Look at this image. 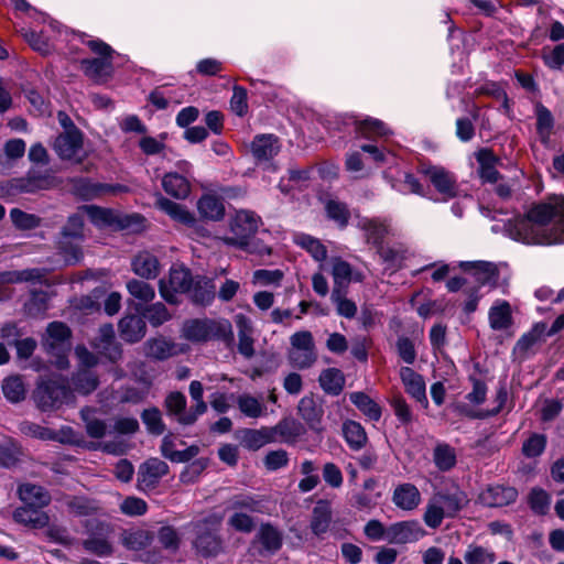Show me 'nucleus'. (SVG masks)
<instances>
[{
    "label": "nucleus",
    "mask_w": 564,
    "mask_h": 564,
    "mask_svg": "<svg viewBox=\"0 0 564 564\" xmlns=\"http://www.w3.org/2000/svg\"><path fill=\"white\" fill-rule=\"evenodd\" d=\"M512 239L527 245L564 243V196L553 195L533 205L509 228Z\"/></svg>",
    "instance_id": "nucleus-1"
},
{
    "label": "nucleus",
    "mask_w": 564,
    "mask_h": 564,
    "mask_svg": "<svg viewBox=\"0 0 564 564\" xmlns=\"http://www.w3.org/2000/svg\"><path fill=\"white\" fill-rule=\"evenodd\" d=\"M223 516L216 512L203 514L187 524L194 535L193 546L203 556H216L223 550V541L218 531Z\"/></svg>",
    "instance_id": "nucleus-2"
},
{
    "label": "nucleus",
    "mask_w": 564,
    "mask_h": 564,
    "mask_svg": "<svg viewBox=\"0 0 564 564\" xmlns=\"http://www.w3.org/2000/svg\"><path fill=\"white\" fill-rule=\"evenodd\" d=\"M182 337L192 343H205L213 339L230 345L234 341L231 323L226 318H194L184 322Z\"/></svg>",
    "instance_id": "nucleus-3"
},
{
    "label": "nucleus",
    "mask_w": 564,
    "mask_h": 564,
    "mask_svg": "<svg viewBox=\"0 0 564 564\" xmlns=\"http://www.w3.org/2000/svg\"><path fill=\"white\" fill-rule=\"evenodd\" d=\"M33 399L39 409L50 411L70 403L74 395L67 381L59 376H55L47 380L41 379L37 382Z\"/></svg>",
    "instance_id": "nucleus-4"
},
{
    "label": "nucleus",
    "mask_w": 564,
    "mask_h": 564,
    "mask_svg": "<svg viewBox=\"0 0 564 564\" xmlns=\"http://www.w3.org/2000/svg\"><path fill=\"white\" fill-rule=\"evenodd\" d=\"M261 224L260 217L249 210H239L229 220L228 231L220 240L229 247L248 248Z\"/></svg>",
    "instance_id": "nucleus-5"
},
{
    "label": "nucleus",
    "mask_w": 564,
    "mask_h": 564,
    "mask_svg": "<svg viewBox=\"0 0 564 564\" xmlns=\"http://www.w3.org/2000/svg\"><path fill=\"white\" fill-rule=\"evenodd\" d=\"M87 45L91 52L99 55L100 58L83 59V70L90 79L97 83H104L112 73L111 56L113 50L100 40H90Z\"/></svg>",
    "instance_id": "nucleus-6"
},
{
    "label": "nucleus",
    "mask_w": 564,
    "mask_h": 564,
    "mask_svg": "<svg viewBox=\"0 0 564 564\" xmlns=\"http://www.w3.org/2000/svg\"><path fill=\"white\" fill-rule=\"evenodd\" d=\"M288 360L296 369H308L317 360L314 338L308 330L295 332L290 337Z\"/></svg>",
    "instance_id": "nucleus-7"
},
{
    "label": "nucleus",
    "mask_w": 564,
    "mask_h": 564,
    "mask_svg": "<svg viewBox=\"0 0 564 564\" xmlns=\"http://www.w3.org/2000/svg\"><path fill=\"white\" fill-rule=\"evenodd\" d=\"M194 180L193 164L186 160H181L176 162L175 171H170L163 175L162 187L167 195L176 199H186L192 192Z\"/></svg>",
    "instance_id": "nucleus-8"
},
{
    "label": "nucleus",
    "mask_w": 564,
    "mask_h": 564,
    "mask_svg": "<svg viewBox=\"0 0 564 564\" xmlns=\"http://www.w3.org/2000/svg\"><path fill=\"white\" fill-rule=\"evenodd\" d=\"M46 334L44 345L48 354L55 357L54 365L58 369L67 368L69 366L67 351H69L70 329L62 322H53L48 324Z\"/></svg>",
    "instance_id": "nucleus-9"
},
{
    "label": "nucleus",
    "mask_w": 564,
    "mask_h": 564,
    "mask_svg": "<svg viewBox=\"0 0 564 564\" xmlns=\"http://www.w3.org/2000/svg\"><path fill=\"white\" fill-rule=\"evenodd\" d=\"M194 281L191 272L181 265H172L169 278L161 279L159 290L161 296L169 303L177 302V294L188 293Z\"/></svg>",
    "instance_id": "nucleus-10"
},
{
    "label": "nucleus",
    "mask_w": 564,
    "mask_h": 564,
    "mask_svg": "<svg viewBox=\"0 0 564 564\" xmlns=\"http://www.w3.org/2000/svg\"><path fill=\"white\" fill-rule=\"evenodd\" d=\"M419 172L424 175L445 200L457 195L458 186L455 174L442 165L422 163Z\"/></svg>",
    "instance_id": "nucleus-11"
},
{
    "label": "nucleus",
    "mask_w": 564,
    "mask_h": 564,
    "mask_svg": "<svg viewBox=\"0 0 564 564\" xmlns=\"http://www.w3.org/2000/svg\"><path fill=\"white\" fill-rule=\"evenodd\" d=\"M284 535L280 528L263 522L259 525L250 547L260 556H271L281 550Z\"/></svg>",
    "instance_id": "nucleus-12"
},
{
    "label": "nucleus",
    "mask_w": 564,
    "mask_h": 564,
    "mask_svg": "<svg viewBox=\"0 0 564 564\" xmlns=\"http://www.w3.org/2000/svg\"><path fill=\"white\" fill-rule=\"evenodd\" d=\"M73 192L85 200L95 199L106 194H117L127 192V187L120 184L110 185L94 182L87 177H76L72 181Z\"/></svg>",
    "instance_id": "nucleus-13"
},
{
    "label": "nucleus",
    "mask_w": 564,
    "mask_h": 564,
    "mask_svg": "<svg viewBox=\"0 0 564 564\" xmlns=\"http://www.w3.org/2000/svg\"><path fill=\"white\" fill-rule=\"evenodd\" d=\"M54 150L62 160L82 159L83 134L78 129H70L61 133L54 142Z\"/></svg>",
    "instance_id": "nucleus-14"
},
{
    "label": "nucleus",
    "mask_w": 564,
    "mask_h": 564,
    "mask_svg": "<svg viewBox=\"0 0 564 564\" xmlns=\"http://www.w3.org/2000/svg\"><path fill=\"white\" fill-rule=\"evenodd\" d=\"M169 473V465L159 459L150 458L145 460L138 470V487L147 491L154 489L161 478Z\"/></svg>",
    "instance_id": "nucleus-15"
},
{
    "label": "nucleus",
    "mask_w": 564,
    "mask_h": 564,
    "mask_svg": "<svg viewBox=\"0 0 564 564\" xmlns=\"http://www.w3.org/2000/svg\"><path fill=\"white\" fill-rule=\"evenodd\" d=\"M84 209L90 221L98 227H115L123 229L130 226L132 218H138V216H122L112 209L101 208L98 206H86Z\"/></svg>",
    "instance_id": "nucleus-16"
},
{
    "label": "nucleus",
    "mask_w": 564,
    "mask_h": 564,
    "mask_svg": "<svg viewBox=\"0 0 564 564\" xmlns=\"http://www.w3.org/2000/svg\"><path fill=\"white\" fill-rule=\"evenodd\" d=\"M424 530L417 521H400L388 527V542L392 544H406L419 541Z\"/></svg>",
    "instance_id": "nucleus-17"
},
{
    "label": "nucleus",
    "mask_w": 564,
    "mask_h": 564,
    "mask_svg": "<svg viewBox=\"0 0 564 564\" xmlns=\"http://www.w3.org/2000/svg\"><path fill=\"white\" fill-rule=\"evenodd\" d=\"M357 227L364 231L367 242L376 247L382 245L387 236L392 235L388 219L362 217L358 219Z\"/></svg>",
    "instance_id": "nucleus-18"
},
{
    "label": "nucleus",
    "mask_w": 564,
    "mask_h": 564,
    "mask_svg": "<svg viewBox=\"0 0 564 564\" xmlns=\"http://www.w3.org/2000/svg\"><path fill=\"white\" fill-rule=\"evenodd\" d=\"M400 379L405 392L425 408L429 404L424 378L410 367H401Z\"/></svg>",
    "instance_id": "nucleus-19"
},
{
    "label": "nucleus",
    "mask_w": 564,
    "mask_h": 564,
    "mask_svg": "<svg viewBox=\"0 0 564 564\" xmlns=\"http://www.w3.org/2000/svg\"><path fill=\"white\" fill-rule=\"evenodd\" d=\"M43 508L23 503L13 511V519L22 525L43 529L50 524V516L42 510Z\"/></svg>",
    "instance_id": "nucleus-20"
},
{
    "label": "nucleus",
    "mask_w": 564,
    "mask_h": 564,
    "mask_svg": "<svg viewBox=\"0 0 564 564\" xmlns=\"http://www.w3.org/2000/svg\"><path fill=\"white\" fill-rule=\"evenodd\" d=\"M93 347L112 362L121 358V349L115 341V330L111 324H105L99 328L98 337L94 339Z\"/></svg>",
    "instance_id": "nucleus-21"
},
{
    "label": "nucleus",
    "mask_w": 564,
    "mask_h": 564,
    "mask_svg": "<svg viewBox=\"0 0 564 564\" xmlns=\"http://www.w3.org/2000/svg\"><path fill=\"white\" fill-rule=\"evenodd\" d=\"M518 491L513 487L489 486L480 494V500L488 507H505L516 501Z\"/></svg>",
    "instance_id": "nucleus-22"
},
{
    "label": "nucleus",
    "mask_w": 564,
    "mask_h": 564,
    "mask_svg": "<svg viewBox=\"0 0 564 564\" xmlns=\"http://www.w3.org/2000/svg\"><path fill=\"white\" fill-rule=\"evenodd\" d=\"M156 207L169 215L174 221L186 227H194L197 223L195 215L185 206L175 203L162 195L155 202Z\"/></svg>",
    "instance_id": "nucleus-23"
},
{
    "label": "nucleus",
    "mask_w": 564,
    "mask_h": 564,
    "mask_svg": "<svg viewBox=\"0 0 564 564\" xmlns=\"http://www.w3.org/2000/svg\"><path fill=\"white\" fill-rule=\"evenodd\" d=\"M273 443L294 444L301 437L305 429L294 419H283L275 426L270 427Z\"/></svg>",
    "instance_id": "nucleus-24"
},
{
    "label": "nucleus",
    "mask_w": 564,
    "mask_h": 564,
    "mask_svg": "<svg viewBox=\"0 0 564 564\" xmlns=\"http://www.w3.org/2000/svg\"><path fill=\"white\" fill-rule=\"evenodd\" d=\"M462 268L471 274L475 282L480 286H495L498 281L499 272L497 267L491 262L476 261L462 263Z\"/></svg>",
    "instance_id": "nucleus-25"
},
{
    "label": "nucleus",
    "mask_w": 564,
    "mask_h": 564,
    "mask_svg": "<svg viewBox=\"0 0 564 564\" xmlns=\"http://www.w3.org/2000/svg\"><path fill=\"white\" fill-rule=\"evenodd\" d=\"M333 511L330 502L318 500L313 508L310 528L314 535L323 539L330 528Z\"/></svg>",
    "instance_id": "nucleus-26"
},
{
    "label": "nucleus",
    "mask_w": 564,
    "mask_h": 564,
    "mask_svg": "<svg viewBox=\"0 0 564 564\" xmlns=\"http://www.w3.org/2000/svg\"><path fill=\"white\" fill-rule=\"evenodd\" d=\"M546 337V324L536 323L528 333L523 334L519 338L514 346V352L521 356H527L532 352L536 346L544 343Z\"/></svg>",
    "instance_id": "nucleus-27"
},
{
    "label": "nucleus",
    "mask_w": 564,
    "mask_h": 564,
    "mask_svg": "<svg viewBox=\"0 0 564 564\" xmlns=\"http://www.w3.org/2000/svg\"><path fill=\"white\" fill-rule=\"evenodd\" d=\"M392 501L398 508L411 511L420 505L421 494L416 486L410 482H404L394 488Z\"/></svg>",
    "instance_id": "nucleus-28"
},
{
    "label": "nucleus",
    "mask_w": 564,
    "mask_h": 564,
    "mask_svg": "<svg viewBox=\"0 0 564 564\" xmlns=\"http://www.w3.org/2000/svg\"><path fill=\"white\" fill-rule=\"evenodd\" d=\"M280 151V143L272 134L258 135L251 143V152L259 162H267Z\"/></svg>",
    "instance_id": "nucleus-29"
},
{
    "label": "nucleus",
    "mask_w": 564,
    "mask_h": 564,
    "mask_svg": "<svg viewBox=\"0 0 564 564\" xmlns=\"http://www.w3.org/2000/svg\"><path fill=\"white\" fill-rule=\"evenodd\" d=\"M132 271L143 279H155L160 273L158 258L149 251L139 252L131 262Z\"/></svg>",
    "instance_id": "nucleus-30"
},
{
    "label": "nucleus",
    "mask_w": 564,
    "mask_h": 564,
    "mask_svg": "<svg viewBox=\"0 0 564 564\" xmlns=\"http://www.w3.org/2000/svg\"><path fill=\"white\" fill-rule=\"evenodd\" d=\"M236 404L240 413L249 419L264 417L268 414V409L263 399L250 393L238 394L236 398Z\"/></svg>",
    "instance_id": "nucleus-31"
},
{
    "label": "nucleus",
    "mask_w": 564,
    "mask_h": 564,
    "mask_svg": "<svg viewBox=\"0 0 564 564\" xmlns=\"http://www.w3.org/2000/svg\"><path fill=\"white\" fill-rule=\"evenodd\" d=\"M238 440L245 448L250 451H257L274 441V438L271 437L270 427H261L258 430L243 429L238 432Z\"/></svg>",
    "instance_id": "nucleus-32"
},
{
    "label": "nucleus",
    "mask_w": 564,
    "mask_h": 564,
    "mask_svg": "<svg viewBox=\"0 0 564 564\" xmlns=\"http://www.w3.org/2000/svg\"><path fill=\"white\" fill-rule=\"evenodd\" d=\"M161 454L173 463H186L198 454V447L192 445L183 451H177L176 438L169 434L162 440Z\"/></svg>",
    "instance_id": "nucleus-33"
},
{
    "label": "nucleus",
    "mask_w": 564,
    "mask_h": 564,
    "mask_svg": "<svg viewBox=\"0 0 564 564\" xmlns=\"http://www.w3.org/2000/svg\"><path fill=\"white\" fill-rule=\"evenodd\" d=\"M440 499L438 503L443 506L447 517H455L468 502L467 495L459 488L447 492H437L433 496Z\"/></svg>",
    "instance_id": "nucleus-34"
},
{
    "label": "nucleus",
    "mask_w": 564,
    "mask_h": 564,
    "mask_svg": "<svg viewBox=\"0 0 564 564\" xmlns=\"http://www.w3.org/2000/svg\"><path fill=\"white\" fill-rule=\"evenodd\" d=\"M479 164L478 174L482 182L496 183L499 178L497 171L498 158L488 149H481L476 154Z\"/></svg>",
    "instance_id": "nucleus-35"
},
{
    "label": "nucleus",
    "mask_w": 564,
    "mask_h": 564,
    "mask_svg": "<svg viewBox=\"0 0 564 564\" xmlns=\"http://www.w3.org/2000/svg\"><path fill=\"white\" fill-rule=\"evenodd\" d=\"M199 215L209 220H220L225 216V206L220 197L214 194H204L197 200Z\"/></svg>",
    "instance_id": "nucleus-36"
},
{
    "label": "nucleus",
    "mask_w": 564,
    "mask_h": 564,
    "mask_svg": "<svg viewBox=\"0 0 564 564\" xmlns=\"http://www.w3.org/2000/svg\"><path fill=\"white\" fill-rule=\"evenodd\" d=\"M18 495L25 505L46 507L51 502L50 492L45 488L33 484L21 485L18 489Z\"/></svg>",
    "instance_id": "nucleus-37"
},
{
    "label": "nucleus",
    "mask_w": 564,
    "mask_h": 564,
    "mask_svg": "<svg viewBox=\"0 0 564 564\" xmlns=\"http://www.w3.org/2000/svg\"><path fill=\"white\" fill-rule=\"evenodd\" d=\"M120 336L128 343H135L145 335V323L137 315L124 316L119 323Z\"/></svg>",
    "instance_id": "nucleus-38"
},
{
    "label": "nucleus",
    "mask_w": 564,
    "mask_h": 564,
    "mask_svg": "<svg viewBox=\"0 0 564 564\" xmlns=\"http://www.w3.org/2000/svg\"><path fill=\"white\" fill-rule=\"evenodd\" d=\"M297 412L311 429H319L323 409L316 403L313 397H303L297 404Z\"/></svg>",
    "instance_id": "nucleus-39"
},
{
    "label": "nucleus",
    "mask_w": 564,
    "mask_h": 564,
    "mask_svg": "<svg viewBox=\"0 0 564 564\" xmlns=\"http://www.w3.org/2000/svg\"><path fill=\"white\" fill-rule=\"evenodd\" d=\"M343 436L352 451H360L365 447L368 441L367 433L364 426L356 422L348 420L343 424Z\"/></svg>",
    "instance_id": "nucleus-40"
},
{
    "label": "nucleus",
    "mask_w": 564,
    "mask_h": 564,
    "mask_svg": "<svg viewBox=\"0 0 564 564\" xmlns=\"http://www.w3.org/2000/svg\"><path fill=\"white\" fill-rule=\"evenodd\" d=\"M488 317L492 329H507L512 323L510 304L507 301H497L490 307Z\"/></svg>",
    "instance_id": "nucleus-41"
},
{
    "label": "nucleus",
    "mask_w": 564,
    "mask_h": 564,
    "mask_svg": "<svg viewBox=\"0 0 564 564\" xmlns=\"http://www.w3.org/2000/svg\"><path fill=\"white\" fill-rule=\"evenodd\" d=\"M349 400L369 420L376 422L380 420L382 415L381 406L365 392H352Z\"/></svg>",
    "instance_id": "nucleus-42"
},
{
    "label": "nucleus",
    "mask_w": 564,
    "mask_h": 564,
    "mask_svg": "<svg viewBox=\"0 0 564 564\" xmlns=\"http://www.w3.org/2000/svg\"><path fill=\"white\" fill-rule=\"evenodd\" d=\"M318 381L327 394L338 395L344 389L345 377L339 369L328 368L321 372Z\"/></svg>",
    "instance_id": "nucleus-43"
},
{
    "label": "nucleus",
    "mask_w": 564,
    "mask_h": 564,
    "mask_svg": "<svg viewBox=\"0 0 564 564\" xmlns=\"http://www.w3.org/2000/svg\"><path fill=\"white\" fill-rule=\"evenodd\" d=\"M180 352L177 345L165 338H154L150 339L147 343V354L148 356L158 359L164 360L172 356H175Z\"/></svg>",
    "instance_id": "nucleus-44"
},
{
    "label": "nucleus",
    "mask_w": 564,
    "mask_h": 564,
    "mask_svg": "<svg viewBox=\"0 0 564 564\" xmlns=\"http://www.w3.org/2000/svg\"><path fill=\"white\" fill-rule=\"evenodd\" d=\"M188 293L195 303L208 305L215 299V285L210 279L198 278Z\"/></svg>",
    "instance_id": "nucleus-45"
},
{
    "label": "nucleus",
    "mask_w": 564,
    "mask_h": 564,
    "mask_svg": "<svg viewBox=\"0 0 564 564\" xmlns=\"http://www.w3.org/2000/svg\"><path fill=\"white\" fill-rule=\"evenodd\" d=\"M153 540L152 534L143 529L126 530L121 534V543L132 551H141L148 547Z\"/></svg>",
    "instance_id": "nucleus-46"
},
{
    "label": "nucleus",
    "mask_w": 564,
    "mask_h": 564,
    "mask_svg": "<svg viewBox=\"0 0 564 564\" xmlns=\"http://www.w3.org/2000/svg\"><path fill=\"white\" fill-rule=\"evenodd\" d=\"M433 460L437 469L448 471L456 465V451L449 444L438 443L433 451Z\"/></svg>",
    "instance_id": "nucleus-47"
},
{
    "label": "nucleus",
    "mask_w": 564,
    "mask_h": 564,
    "mask_svg": "<svg viewBox=\"0 0 564 564\" xmlns=\"http://www.w3.org/2000/svg\"><path fill=\"white\" fill-rule=\"evenodd\" d=\"M294 241L297 246L305 249L316 261L322 262L326 259V247L318 239L306 234H297L294 236Z\"/></svg>",
    "instance_id": "nucleus-48"
},
{
    "label": "nucleus",
    "mask_w": 564,
    "mask_h": 564,
    "mask_svg": "<svg viewBox=\"0 0 564 564\" xmlns=\"http://www.w3.org/2000/svg\"><path fill=\"white\" fill-rule=\"evenodd\" d=\"M497 560L496 553L485 546L470 544L464 554L466 564H494Z\"/></svg>",
    "instance_id": "nucleus-49"
},
{
    "label": "nucleus",
    "mask_w": 564,
    "mask_h": 564,
    "mask_svg": "<svg viewBox=\"0 0 564 564\" xmlns=\"http://www.w3.org/2000/svg\"><path fill=\"white\" fill-rule=\"evenodd\" d=\"M82 240L75 239H59L58 253L62 256L65 264L74 265L83 259V251L80 248Z\"/></svg>",
    "instance_id": "nucleus-50"
},
{
    "label": "nucleus",
    "mask_w": 564,
    "mask_h": 564,
    "mask_svg": "<svg viewBox=\"0 0 564 564\" xmlns=\"http://www.w3.org/2000/svg\"><path fill=\"white\" fill-rule=\"evenodd\" d=\"M2 391L8 401L11 403H18L25 398V387L19 376L8 377L3 380Z\"/></svg>",
    "instance_id": "nucleus-51"
},
{
    "label": "nucleus",
    "mask_w": 564,
    "mask_h": 564,
    "mask_svg": "<svg viewBox=\"0 0 564 564\" xmlns=\"http://www.w3.org/2000/svg\"><path fill=\"white\" fill-rule=\"evenodd\" d=\"M357 133L366 139H373L376 137H383L389 133V129L387 126L378 120L372 118H367L362 121H360L356 126Z\"/></svg>",
    "instance_id": "nucleus-52"
},
{
    "label": "nucleus",
    "mask_w": 564,
    "mask_h": 564,
    "mask_svg": "<svg viewBox=\"0 0 564 564\" xmlns=\"http://www.w3.org/2000/svg\"><path fill=\"white\" fill-rule=\"evenodd\" d=\"M73 383L77 392L82 394H89L97 389L99 380L93 371L84 369L78 370L73 377Z\"/></svg>",
    "instance_id": "nucleus-53"
},
{
    "label": "nucleus",
    "mask_w": 564,
    "mask_h": 564,
    "mask_svg": "<svg viewBox=\"0 0 564 564\" xmlns=\"http://www.w3.org/2000/svg\"><path fill=\"white\" fill-rule=\"evenodd\" d=\"M332 275L334 280V288L344 290L351 280V265L347 261L336 258L333 260Z\"/></svg>",
    "instance_id": "nucleus-54"
},
{
    "label": "nucleus",
    "mask_w": 564,
    "mask_h": 564,
    "mask_svg": "<svg viewBox=\"0 0 564 564\" xmlns=\"http://www.w3.org/2000/svg\"><path fill=\"white\" fill-rule=\"evenodd\" d=\"M332 302L336 305L338 315L346 318H352L357 313L356 304L345 296V291L339 288H333L330 294Z\"/></svg>",
    "instance_id": "nucleus-55"
},
{
    "label": "nucleus",
    "mask_w": 564,
    "mask_h": 564,
    "mask_svg": "<svg viewBox=\"0 0 564 564\" xmlns=\"http://www.w3.org/2000/svg\"><path fill=\"white\" fill-rule=\"evenodd\" d=\"M546 442L544 434L533 433L523 442L521 452L527 458H536L544 453Z\"/></svg>",
    "instance_id": "nucleus-56"
},
{
    "label": "nucleus",
    "mask_w": 564,
    "mask_h": 564,
    "mask_svg": "<svg viewBox=\"0 0 564 564\" xmlns=\"http://www.w3.org/2000/svg\"><path fill=\"white\" fill-rule=\"evenodd\" d=\"M284 278L283 271L259 269L252 273V284L261 286H280Z\"/></svg>",
    "instance_id": "nucleus-57"
},
{
    "label": "nucleus",
    "mask_w": 564,
    "mask_h": 564,
    "mask_svg": "<svg viewBox=\"0 0 564 564\" xmlns=\"http://www.w3.org/2000/svg\"><path fill=\"white\" fill-rule=\"evenodd\" d=\"M127 290L131 296L143 303H149L155 297L153 286L137 279H132L127 283Z\"/></svg>",
    "instance_id": "nucleus-58"
},
{
    "label": "nucleus",
    "mask_w": 564,
    "mask_h": 564,
    "mask_svg": "<svg viewBox=\"0 0 564 564\" xmlns=\"http://www.w3.org/2000/svg\"><path fill=\"white\" fill-rule=\"evenodd\" d=\"M142 422L144 423L147 431L153 435H161L165 430V424L162 420V414L159 409L150 408L145 409L141 413Z\"/></svg>",
    "instance_id": "nucleus-59"
},
{
    "label": "nucleus",
    "mask_w": 564,
    "mask_h": 564,
    "mask_svg": "<svg viewBox=\"0 0 564 564\" xmlns=\"http://www.w3.org/2000/svg\"><path fill=\"white\" fill-rule=\"evenodd\" d=\"M531 510L536 514H545L551 505L550 495L542 488H533L528 497Z\"/></svg>",
    "instance_id": "nucleus-60"
},
{
    "label": "nucleus",
    "mask_w": 564,
    "mask_h": 564,
    "mask_svg": "<svg viewBox=\"0 0 564 564\" xmlns=\"http://www.w3.org/2000/svg\"><path fill=\"white\" fill-rule=\"evenodd\" d=\"M541 57L546 67L552 70H561L564 66V43L552 48L544 47Z\"/></svg>",
    "instance_id": "nucleus-61"
},
{
    "label": "nucleus",
    "mask_w": 564,
    "mask_h": 564,
    "mask_svg": "<svg viewBox=\"0 0 564 564\" xmlns=\"http://www.w3.org/2000/svg\"><path fill=\"white\" fill-rule=\"evenodd\" d=\"M68 511L75 516H89L97 511V506L85 497H70L65 502Z\"/></svg>",
    "instance_id": "nucleus-62"
},
{
    "label": "nucleus",
    "mask_w": 564,
    "mask_h": 564,
    "mask_svg": "<svg viewBox=\"0 0 564 564\" xmlns=\"http://www.w3.org/2000/svg\"><path fill=\"white\" fill-rule=\"evenodd\" d=\"M438 500L440 499L432 497L424 513V522L432 529L438 528L442 524L444 517H447V513L444 511L443 506L438 503Z\"/></svg>",
    "instance_id": "nucleus-63"
},
{
    "label": "nucleus",
    "mask_w": 564,
    "mask_h": 564,
    "mask_svg": "<svg viewBox=\"0 0 564 564\" xmlns=\"http://www.w3.org/2000/svg\"><path fill=\"white\" fill-rule=\"evenodd\" d=\"M390 404L393 409L394 415L402 425H409L413 422L411 408L401 394L393 395Z\"/></svg>",
    "instance_id": "nucleus-64"
}]
</instances>
